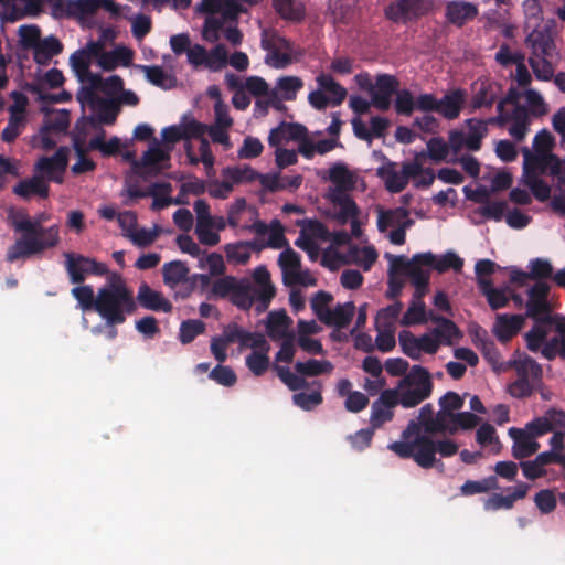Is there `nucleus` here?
Returning a JSON list of instances; mask_svg holds the SVG:
<instances>
[{
  "label": "nucleus",
  "instance_id": "obj_1",
  "mask_svg": "<svg viewBox=\"0 0 565 565\" xmlns=\"http://www.w3.org/2000/svg\"><path fill=\"white\" fill-rule=\"evenodd\" d=\"M49 220L46 213H40L31 220L28 215H19L12 220V227L22 236L7 250V260L13 263L53 248L60 243V228L57 225L43 227L42 223Z\"/></svg>",
  "mask_w": 565,
  "mask_h": 565
},
{
  "label": "nucleus",
  "instance_id": "obj_2",
  "mask_svg": "<svg viewBox=\"0 0 565 565\" xmlns=\"http://www.w3.org/2000/svg\"><path fill=\"white\" fill-rule=\"evenodd\" d=\"M550 286L544 281L535 282L527 290L525 302L526 318L534 321L532 329L525 333L526 347L531 352H537L548 335V327L554 322L552 305L548 301Z\"/></svg>",
  "mask_w": 565,
  "mask_h": 565
},
{
  "label": "nucleus",
  "instance_id": "obj_3",
  "mask_svg": "<svg viewBox=\"0 0 565 565\" xmlns=\"http://www.w3.org/2000/svg\"><path fill=\"white\" fill-rule=\"evenodd\" d=\"M387 448L399 458H412L419 467L429 469L436 463V454L451 457L458 452V445L450 439L434 440L433 436H419L411 441H393Z\"/></svg>",
  "mask_w": 565,
  "mask_h": 565
},
{
  "label": "nucleus",
  "instance_id": "obj_4",
  "mask_svg": "<svg viewBox=\"0 0 565 565\" xmlns=\"http://www.w3.org/2000/svg\"><path fill=\"white\" fill-rule=\"evenodd\" d=\"M97 313L107 326L122 324L128 315L137 310L128 286L105 285L97 290Z\"/></svg>",
  "mask_w": 565,
  "mask_h": 565
},
{
  "label": "nucleus",
  "instance_id": "obj_5",
  "mask_svg": "<svg viewBox=\"0 0 565 565\" xmlns=\"http://www.w3.org/2000/svg\"><path fill=\"white\" fill-rule=\"evenodd\" d=\"M516 380L508 386L512 397L526 398L541 385L543 371L532 358H525L515 363Z\"/></svg>",
  "mask_w": 565,
  "mask_h": 565
},
{
  "label": "nucleus",
  "instance_id": "obj_6",
  "mask_svg": "<svg viewBox=\"0 0 565 565\" xmlns=\"http://www.w3.org/2000/svg\"><path fill=\"white\" fill-rule=\"evenodd\" d=\"M65 270L73 285H81L87 275L104 276L108 274L106 264L77 253H65Z\"/></svg>",
  "mask_w": 565,
  "mask_h": 565
},
{
  "label": "nucleus",
  "instance_id": "obj_7",
  "mask_svg": "<svg viewBox=\"0 0 565 565\" xmlns=\"http://www.w3.org/2000/svg\"><path fill=\"white\" fill-rule=\"evenodd\" d=\"M433 7V0H397L385 9V15L395 23L406 24L428 14Z\"/></svg>",
  "mask_w": 565,
  "mask_h": 565
},
{
  "label": "nucleus",
  "instance_id": "obj_8",
  "mask_svg": "<svg viewBox=\"0 0 565 565\" xmlns=\"http://www.w3.org/2000/svg\"><path fill=\"white\" fill-rule=\"evenodd\" d=\"M399 87L398 79L391 74H379L371 92L372 105L379 110L386 111L391 107V98Z\"/></svg>",
  "mask_w": 565,
  "mask_h": 565
},
{
  "label": "nucleus",
  "instance_id": "obj_9",
  "mask_svg": "<svg viewBox=\"0 0 565 565\" xmlns=\"http://www.w3.org/2000/svg\"><path fill=\"white\" fill-rule=\"evenodd\" d=\"M479 14L476 3L466 0H450L445 2V20L458 29L472 22Z\"/></svg>",
  "mask_w": 565,
  "mask_h": 565
},
{
  "label": "nucleus",
  "instance_id": "obj_10",
  "mask_svg": "<svg viewBox=\"0 0 565 565\" xmlns=\"http://www.w3.org/2000/svg\"><path fill=\"white\" fill-rule=\"evenodd\" d=\"M136 303L146 310L169 313L173 306L161 291L152 289L147 282H141L137 296Z\"/></svg>",
  "mask_w": 565,
  "mask_h": 565
},
{
  "label": "nucleus",
  "instance_id": "obj_11",
  "mask_svg": "<svg viewBox=\"0 0 565 565\" xmlns=\"http://www.w3.org/2000/svg\"><path fill=\"white\" fill-rule=\"evenodd\" d=\"M424 152L416 156L412 162H404L401 172H395L391 178L386 179L385 188L392 193L402 192L408 184L409 178H416L422 172L420 157H425Z\"/></svg>",
  "mask_w": 565,
  "mask_h": 565
},
{
  "label": "nucleus",
  "instance_id": "obj_12",
  "mask_svg": "<svg viewBox=\"0 0 565 565\" xmlns=\"http://www.w3.org/2000/svg\"><path fill=\"white\" fill-rule=\"evenodd\" d=\"M524 323L523 315L499 313L495 317L493 333L499 341L508 342L521 331Z\"/></svg>",
  "mask_w": 565,
  "mask_h": 565
},
{
  "label": "nucleus",
  "instance_id": "obj_13",
  "mask_svg": "<svg viewBox=\"0 0 565 565\" xmlns=\"http://www.w3.org/2000/svg\"><path fill=\"white\" fill-rule=\"evenodd\" d=\"M525 43L532 51L530 57H553L556 49L552 32L547 28L533 30L526 36Z\"/></svg>",
  "mask_w": 565,
  "mask_h": 565
},
{
  "label": "nucleus",
  "instance_id": "obj_14",
  "mask_svg": "<svg viewBox=\"0 0 565 565\" xmlns=\"http://www.w3.org/2000/svg\"><path fill=\"white\" fill-rule=\"evenodd\" d=\"M500 90L501 86L491 79L477 82L473 85V95L470 103L471 108L475 110L482 107H492L498 99Z\"/></svg>",
  "mask_w": 565,
  "mask_h": 565
},
{
  "label": "nucleus",
  "instance_id": "obj_15",
  "mask_svg": "<svg viewBox=\"0 0 565 565\" xmlns=\"http://www.w3.org/2000/svg\"><path fill=\"white\" fill-rule=\"evenodd\" d=\"M70 150L67 147H60L52 157H42L35 164V169L45 173L50 180L62 182V178L53 177L54 172L63 173L68 163Z\"/></svg>",
  "mask_w": 565,
  "mask_h": 565
},
{
  "label": "nucleus",
  "instance_id": "obj_16",
  "mask_svg": "<svg viewBox=\"0 0 565 565\" xmlns=\"http://www.w3.org/2000/svg\"><path fill=\"white\" fill-rule=\"evenodd\" d=\"M435 255L431 252L418 253L413 256V263H406L405 267L409 269L408 277L414 287H428L429 273L422 268L434 264Z\"/></svg>",
  "mask_w": 565,
  "mask_h": 565
},
{
  "label": "nucleus",
  "instance_id": "obj_17",
  "mask_svg": "<svg viewBox=\"0 0 565 565\" xmlns=\"http://www.w3.org/2000/svg\"><path fill=\"white\" fill-rule=\"evenodd\" d=\"M466 102V92L455 88L438 99L437 113L445 119L454 120L459 117Z\"/></svg>",
  "mask_w": 565,
  "mask_h": 565
},
{
  "label": "nucleus",
  "instance_id": "obj_18",
  "mask_svg": "<svg viewBox=\"0 0 565 565\" xmlns=\"http://www.w3.org/2000/svg\"><path fill=\"white\" fill-rule=\"evenodd\" d=\"M435 416L434 407L430 403L425 404L420 409L417 419H412L402 431L399 441H411L419 436H428L427 423Z\"/></svg>",
  "mask_w": 565,
  "mask_h": 565
},
{
  "label": "nucleus",
  "instance_id": "obj_19",
  "mask_svg": "<svg viewBox=\"0 0 565 565\" xmlns=\"http://www.w3.org/2000/svg\"><path fill=\"white\" fill-rule=\"evenodd\" d=\"M308 135L307 128L298 122L282 121L276 128H273L268 136L270 147H278L285 140H299Z\"/></svg>",
  "mask_w": 565,
  "mask_h": 565
},
{
  "label": "nucleus",
  "instance_id": "obj_20",
  "mask_svg": "<svg viewBox=\"0 0 565 565\" xmlns=\"http://www.w3.org/2000/svg\"><path fill=\"white\" fill-rule=\"evenodd\" d=\"M291 323H292V320L286 313L285 310L271 311L267 316V322H266L267 335L273 341H278V340H282L288 337L295 335L292 332L288 331Z\"/></svg>",
  "mask_w": 565,
  "mask_h": 565
},
{
  "label": "nucleus",
  "instance_id": "obj_21",
  "mask_svg": "<svg viewBox=\"0 0 565 565\" xmlns=\"http://www.w3.org/2000/svg\"><path fill=\"white\" fill-rule=\"evenodd\" d=\"M414 387L428 395L433 392V381L427 369L420 365H414L408 374H406L398 383V388Z\"/></svg>",
  "mask_w": 565,
  "mask_h": 565
},
{
  "label": "nucleus",
  "instance_id": "obj_22",
  "mask_svg": "<svg viewBox=\"0 0 565 565\" xmlns=\"http://www.w3.org/2000/svg\"><path fill=\"white\" fill-rule=\"evenodd\" d=\"M329 200L337 207L334 217L341 223H347L350 218L358 217L359 207L354 200L343 191H332Z\"/></svg>",
  "mask_w": 565,
  "mask_h": 565
},
{
  "label": "nucleus",
  "instance_id": "obj_23",
  "mask_svg": "<svg viewBox=\"0 0 565 565\" xmlns=\"http://www.w3.org/2000/svg\"><path fill=\"white\" fill-rule=\"evenodd\" d=\"M170 159V154L164 151L154 139L153 145L143 152L140 161H134L135 168H145L146 172H140L141 175L152 174L156 175L159 173V168L157 167L162 161H168Z\"/></svg>",
  "mask_w": 565,
  "mask_h": 565
},
{
  "label": "nucleus",
  "instance_id": "obj_24",
  "mask_svg": "<svg viewBox=\"0 0 565 565\" xmlns=\"http://www.w3.org/2000/svg\"><path fill=\"white\" fill-rule=\"evenodd\" d=\"M529 488V484L522 482L508 495L493 493L484 501V510L495 511L500 509H511L516 500L523 499L527 494Z\"/></svg>",
  "mask_w": 565,
  "mask_h": 565
},
{
  "label": "nucleus",
  "instance_id": "obj_25",
  "mask_svg": "<svg viewBox=\"0 0 565 565\" xmlns=\"http://www.w3.org/2000/svg\"><path fill=\"white\" fill-rule=\"evenodd\" d=\"M13 193L24 200H29L32 195L46 199L50 193V186L40 175L24 179L13 186Z\"/></svg>",
  "mask_w": 565,
  "mask_h": 565
},
{
  "label": "nucleus",
  "instance_id": "obj_26",
  "mask_svg": "<svg viewBox=\"0 0 565 565\" xmlns=\"http://www.w3.org/2000/svg\"><path fill=\"white\" fill-rule=\"evenodd\" d=\"M199 10L204 13H221L224 19H236L243 12L236 0H202Z\"/></svg>",
  "mask_w": 565,
  "mask_h": 565
},
{
  "label": "nucleus",
  "instance_id": "obj_27",
  "mask_svg": "<svg viewBox=\"0 0 565 565\" xmlns=\"http://www.w3.org/2000/svg\"><path fill=\"white\" fill-rule=\"evenodd\" d=\"M355 306L352 301H348L345 303H338L334 309H330L327 312L326 318H322V322L326 326H334L338 329L347 328L354 316Z\"/></svg>",
  "mask_w": 565,
  "mask_h": 565
},
{
  "label": "nucleus",
  "instance_id": "obj_28",
  "mask_svg": "<svg viewBox=\"0 0 565 565\" xmlns=\"http://www.w3.org/2000/svg\"><path fill=\"white\" fill-rule=\"evenodd\" d=\"M63 51L62 42L54 35H50L41 40L33 57L36 64L46 65L54 56L61 54Z\"/></svg>",
  "mask_w": 565,
  "mask_h": 565
},
{
  "label": "nucleus",
  "instance_id": "obj_29",
  "mask_svg": "<svg viewBox=\"0 0 565 565\" xmlns=\"http://www.w3.org/2000/svg\"><path fill=\"white\" fill-rule=\"evenodd\" d=\"M70 63L81 83L89 84L90 82H98L97 73H93L89 68L90 60L86 52L81 50L76 51L71 55Z\"/></svg>",
  "mask_w": 565,
  "mask_h": 565
},
{
  "label": "nucleus",
  "instance_id": "obj_30",
  "mask_svg": "<svg viewBox=\"0 0 565 565\" xmlns=\"http://www.w3.org/2000/svg\"><path fill=\"white\" fill-rule=\"evenodd\" d=\"M98 122L104 125H113L120 111L118 103L114 98H100L94 106Z\"/></svg>",
  "mask_w": 565,
  "mask_h": 565
},
{
  "label": "nucleus",
  "instance_id": "obj_31",
  "mask_svg": "<svg viewBox=\"0 0 565 565\" xmlns=\"http://www.w3.org/2000/svg\"><path fill=\"white\" fill-rule=\"evenodd\" d=\"M222 177L232 181L233 184L249 183L254 182L262 177V173L257 172L248 164L226 167L222 170Z\"/></svg>",
  "mask_w": 565,
  "mask_h": 565
},
{
  "label": "nucleus",
  "instance_id": "obj_32",
  "mask_svg": "<svg viewBox=\"0 0 565 565\" xmlns=\"http://www.w3.org/2000/svg\"><path fill=\"white\" fill-rule=\"evenodd\" d=\"M149 83L162 89H170L175 85V78L164 72L159 65H140Z\"/></svg>",
  "mask_w": 565,
  "mask_h": 565
},
{
  "label": "nucleus",
  "instance_id": "obj_33",
  "mask_svg": "<svg viewBox=\"0 0 565 565\" xmlns=\"http://www.w3.org/2000/svg\"><path fill=\"white\" fill-rule=\"evenodd\" d=\"M409 218V212L405 207H396L392 210H379L377 216V228L381 233L385 232L388 226L401 225V223L405 222Z\"/></svg>",
  "mask_w": 565,
  "mask_h": 565
},
{
  "label": "nucleus",
  "instance_id": "obj_34",
  "mask_svg": "<svg viewBox=\"0 0 565 565\" xmlns=\"http://www.w3.org/2000/svg\"><path fill=\"white\" fill-rule=\"evenodd\" d=\"M452 416L454 413H448L440 408L434 416L433 420L427 423V434L428 436H434L436 434H450L454 435L456 433V427L452 426Z\"/></svg>",
  "mask_w": 565,
  "mask_h": 565
},
{
  "label": "nucleus",
  "instance_id": "obj_35",
  "mask_svg": "<svg viewBox=\"0 0 565 565\" xmlns=\"http://www.w3.org/2000/svg\"><path fill=\"white\" fill-rule=\"evenodd\" d=\"M278 264L282 271L284 284H288V279H290V277L300 269L301 258L297 252L287 247L280 253Z\"/></svg>",
  "mask_w": 565,
  "mask_h": 565
},
{
  "label": "nucleus",
  "instance_id": "obj_36",
  "mask_svg": "<svg viewBox=\"0 0 565 565\" xmlns=\"http://www.w3.org/2000/svg\"><path fill=\"white\" fill-rule=\"evenodd\" d=\"M329 179L335 184L334 191H348L353 188V175L343 163H334L329 169Z\"/></svg>",
  "mask_w": 565,
  "mask_h": 565
},
{
  "label": "nucleus",
  "instance_id": "obj_37",
  "mask_svg": "<svg viewBox=\"0 0 565 565\" xmlns=\"http://www.w3.org/2000/svg\"><path fill=\"white\" fill-rule=\"evenodd\" d=\"M71 294L83 311L94 310L97 312V294L95 295L90 285L76 286L71 290Z\"/></svg>",
  "mask_w": 565,
  "mask_h": 565
},
{
  "label": "nucleus",
  "instance_id": "obj_38",
  "mask_svg": "<svg viewBox=\"0 0 565 565\" xmlns=\"http://www.w3.org/2000/svg\"><path fill=\"white\" fill-rule=\"evenodd\" d=\"M509 436L513 439L512 455L515 459L522 460L531 457L529 434L524 429L511 427Z\"/></svg>",
  "mask_w": 565,
  "mask_h": 565
},
{
  "label": "nucleus",
  "instance_id": "obj_39",
  "mask_svg": "<svg viewBox=\"0 0 565 565\" xmlns=\"http://www.w3.org/2000/svg\"><path fill=\"white\" fill-rule=\"evenodd\" d=\"M121 142L118 137H113L108 141H105L104 130H102L97 136L93 137L88 143V149L99 150L103 156H115L119 152Z\"/></svg>",
  "mask_w": 565,
  "mask_h": 565
},
{
  "label": "nucleus",
  "instance_id": "obj_40",
  "mask_svg": "<svg viewBox=\"0 0 565 565\" xmlns=\"http://www.w3.org/2000/svg\"><path fill=\"white\" fill-rule=\"evenodd\" d=\"M295 370L302 376H317L320 374L330 373L333 370V365L327 360L318 361L310 359L306 362H297L295 364Z\"/></svg>",
  "mask_w": 565,
  "mask_h": 565
},
{
  "label": "nucleus",
  "instance_id": "obj_41",
  "mask_svg": "<svg viewBox=\"0 0 565 565\" xmlns=\"http://www.w3.org/2000/svg\"><path fill=\"white\" fill-rule=\"evenodd\" d=\"M312 385L317 386V390L311 393L300 392L292 395V402L295 405L305 411H311L323 401L321 395V383L315 381Z\"/></svg>",
  "mask_w": 565,
  "mask_h": 565
},
{
  "label": "nucleus",
  "instance_id": "obj_42",
  "mask_svg": "<svg viewBox=\"0 0 565 565\" xmlns=\"http://www.w3.org/2000/svg\"><path fill=\"white\" fill-rule=\"evenodd\" d=\"M297 225L301 227L302 236H309L311 238H318L321 241L330 239V232L328 227L318 220L305 218L297 221Z\"/></svg>",
  "mask_w": 565,
  "mask_h": 565
},
{
  "label": "nucleus",
  "instance_id": "obj_43",
  "mask_svg": "<svg viewBox=\"0 0 565 565\" xmlns=\"http://www.w3.org/2000/svg\"><path fill=\"white\" fill-rule=\"evenodd\" d=\"M535 161H537V170L541 174H559V170L565 164V160H561L555 153H535Z\"/></svg>",
  "mask_w": 565,
  "mask_h": 565
},
{
  "label": "nucleus",
  "instance_id": "obj_44",
  "mask_svg": "<svg viewBox=\"0 0 565 565\" xmlns=\"http://www.w3.org/2000/svg\"><path fill=\"white\" fill-rule=\"evenodd\" d=\"M303 82L297 76H282L279 77L276 88L281 93L284 100H295L297 93L302 88Z\"/></svg>",
  "mask_w": 565,
  "mask_h": 565
},
{
  "label": "nucleus",
  "instance_id": "obj_45",
  "mask_svg": "<svg viewBox=\"0 0 565 565\" xmlns=\"http://www.w3.org/2000/svg\"><path fill=\"white\" fill-rule=\"evenodd\" d=\"M427 322V311L425 303L411 301L406 312L401 319V324L405 327L424 324Z\"/></svg>",
  "mask_w": 565,
  "mask_h": 565
},
{
  "label": "nucleus",
  "instance_id": "obj_46",
  "mask_svg": "<svg viewBox=\"0 0 565 565\" xmlns=\"http://www.w3.org/2000/svg\"><path fill=\"white\" fill-rule=\"evenodd\" d=\"M189 269L180 260H173L163 265V280L167 285L179 284L186 279Z\"/></svg>",
  "mask_w": 565,
  "mask_h": 565
},
{
  "label": "nucleus",
  "instance_id": "obj_47",
  "mask_svg": "<svg viewBox=\"0 0 565 565\" xmlns=\"http://www.w3.org/2000/svg\"><path fill=\"white\" fill-rule=\"evenodd\" d=\"M497 488V478L491 476L478 481L468 480L461 486L460 491L463 495H473L478 493H484Z\"/></svg>",
  "mask_w": 565,
  "mask_h": 565
},
{
  "label": "nucleus",
  "instance_id": "obj_48",
  "mask_svg": "<svg viewBox=\"0 0 565 565\" xmlns=\"http://www.w3.org/2000/svg\"><path fill=\"white\" fill-rule=\"evenodd\" d=\"M394 109L397 115L411 116L416 110V102L409 89H398L395 95Z\"/></svg>",
  "mask_w": 565,
  "mask_h": 565
},
{
  "label": "nucleus",
  "instance_id": "obj_49",
  "mask_svg": "<svg viewBox=\"0 0 565 565\" xmlns=\"http://www.w3.org/2000/svg\"><path fill=\"white\" fill-rule=\"evenodd\" d=\"M205 331V323L201 320H185L179 330V340L182 344L191 343L198 335Z\"/></svg>",
  "mask_w": 565,
  "mask_h": 565
},
{
  "label": "nucleus",
  "instance_id": "obj_50",
  "mask_svg": "<svg viewBox=\"0 0 565 565\" xmlns=\"http://www.w3.org/2000/svg\"><path fill=\"white\" fill-rule=\"evenodd\" d=\"M74 150L77 154V161L72 167V172L74 174H82L95 170L96 163L86 157V149L78 138L74 139Z\"/></svg>",
  "mask_w": 565,
  "mask_h": 565
},
{
  "label": "nucleus",
  "instance_id": "obj_51",
  "mask_svg": "<svg viewBox=\"0 0 565 565\" xmlns=\"http://www.w3.org/2000/svg\"><path fill=\"white\" fill-rule=\"evenodd\" d=\"M429 267L436 269L440 274L449 269H454L459 273L462 270L463 259L454 252H447L439 259L435 257L434 264L429 265Z\"/></svg>",
  "mask_w": 565,
  "mask_h": 565
},
{
  "label": "nucleus",
  "instance_id": "obj_52",
  "mask_svg": "<svg viewBox=\"0 0 565 565\" xmlns=\"http://www.w3.org/2000/svg\"><path fill=\"white\" fill-rule=\"evenodd\" d=\"M552 57H529V64L539 81H551L554 76V67L550 61Z\"/></svg>",
  "mask_w": 565,
  "mask_h": 565
},
{
  "label": "nucleus",
  "instance_id": "obj_53",
  "mask_svg": "<svg viewBox=\"0 0 565 565\" xmlns=\"http://www.w3.org/2000/svg\"><path fill=\"white\" fill-rule=\"evenodd\" d=\"M398 343L404 354L412 360H419V345L418 337H415L411 331L403 330L398 333Z\"/></svg>",
  "mask_w": 565,
  "mask_h": 565
},
{
  "label": "nucleus",
  "instance_id": "obj_54",
  "mask_svg": "<svg viewBox=\"0 0 565 565\" xmlns=\"http://www.w3.org/2000/svg\"><path fill=\"white\" fill-rule=\"evenodd\" d=\"M403 309L401 301H395L385 308H382L376 315V323L381 324L384 329H393L396 319Z\"/></svg>",
  "mask_w": 565,
  "mask_h": 565
},
{
  "label": "nucleus",
  "instance_id": "obj_55",
  "mask_svg": "<svg viewBox=\"0 0 565 565\" xmlns=\"http://www.w3.org/2000/svg\"><path fill=\"white\" fill-rule=\"evenodd\" d=\"M431 331L435 337L439 339L440 344L445 345H450L452 338L461 334L456 323L448 318L446 320H441V324L435 327Z\"/></svg>",
  "mask_w": 565,
  "mask_h": 565
},
{
  "label": "nucleus",
  "instance_id": "obj_56",
  "mask_svg": "<svg viewBox=\"0 0 565 565\" xmlns=\"http://www.w3.org/2000/svg\"><path fill=\"white\" fill-rule=\"evenodd\" d=\"M277 13L286 20H301L303 10L295 4V0H273Z\"/></svg>",
  "mask_w": 565,
  "mask_h": 565
},
{
  "label": "nucleus",
  "instance_id": "obj_57",
  "mask_svg": "<svg viewBox=\"0 0 565 565\" xmlns=\"http://www.w3.org/2000/svg\"><path fill=\"white\" fill-rule=\"evenodd\" d=\"M274 370L281 382L286 384L290 391H298L308 386V382L302 376L294 374L287 366L276 364L274 365Z\"/></svg>",
  "mask_w": 565,
  "mask_h": 565
},
{
  "label": "nucleus",
  "instance_id": "obj_58",
  "mask_svg": "<svg viewBox=\"0 0 565 565\" xmlns=\"http://www.w3.org/2000/svg\"><path fill=\"white\" fill-rule=\"evenodd\" d=\"M20 44L24 49L36 50L41 42V30L38 25H21L19 28Z\"/></svg>",
  "mask_w": 565,
  "mask_h": 565
},
{
  "label": "nucleus",
  "instance_id": "obj_59",
  "mask_svg": "<svg viewBox=\"0 0 565 565\" xmlns=\"http://www.w3.org/2000/svg\"><path fill=\"white\" fill-rule=\"evenodd\" d=\"M231 299L238 308L248 310L254 305L253 287L248 282L241 281Z\"/></svg>",
  "mask_w": 565,
  "mask_h": 565
},
{
  "label": "nucleus",
  "instance_id": "obj_60",
  "mask_svg": "<svg viewBox=\"0 0 565 565\" xmlns=\"http://www.w3.org/2000/svg\"><path fill=\"white\" fill-rule=\"evenodd\" d=\"M269 363L268 352L265 351H253L246 356V365L256 376L263 375L268 370Z\"/></svg>",
  "mask_w": 565,
  "mask_h": 565
},
{
  "label": "nucleus",
  "instance_id": "obj_61",
  "mask_svg": "<svg viewBox=\"0 0 565 565\" xmlns=\"http://www.w3.org/2000/svg\"><path fill=\"white\" fill-rule=\"evenodd\" d=\"M227 64V50L224 44L215 45L206 57V68L218 72Z\"/></svg>",
  "mask_w": 565,
  "mask_h": 565
},
{
  "label": "nucleus",
  "instance_id": "obj_62",
  "mask_svg": "<svg viewBox=\"0 0 565 565\" xmlns=\"http://www.w3.org/2000/svg\"><path fill=\"white\" fill-rule=\"evenodd\" d=\"M393 417L394 411L381 405L379 402H373L370 417L372 429L381 428L385 423L391 422Z\"/></svg>",
  "mask_w": 565,
  "mask_h": 565
},
{
  "label": "nucleus",
  "instance_id": "obj_63",
  "mask_svg": "<svg viewBox=\"0 0 565 565\" xmlns=\"http://www.w3.org/2000/svg\"><path fill=\"white\" fill-rule=\"evenodd\" d=\"M98 82H90L94 87H98V90H102L105 95L113 96L122 90L124 81L119 75H111L107 78H103L99 74H97Z\"/></svg>",
  "mask_w": 565,
  "mask_h": 565
},
{
  "label": "nucleus",
  "instance_id": "obj_64",
  "mask_svg": "<svg viewBox=\"0 0 565 565\" xmlns=\"http://www.w3.org/2000/svg\"><path fill=\"white\" fill-rule=\"evenodd\" d=\"M209 377L226 387H231L237 382L235 372L230 366L222 365V363L210 372Z\"/></svg>",
  "mask_w": 565,
  "mask_h": 565
}]
</instances>
